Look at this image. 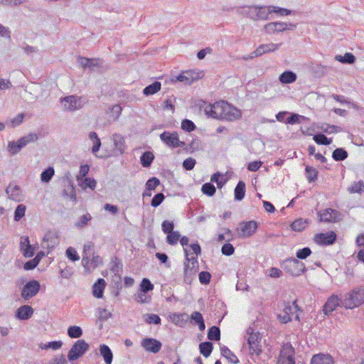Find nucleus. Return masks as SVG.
<instances>
[{"mask_svg": "<svg viewBox=\"0 0 364 364\" xmlns=\"http://www.w3.org/2000/svg\"><path fill=\"white\" fill-rule=\"evenodd\" d=\"M177 80L185 84H191L193 81V77L189 71H186L177 77Z\"/></svg>", "mask_w": 364, "mask_h": 364, "instance_id": "obj_54", "label": "nucleus"}, {"mask_svg": "<svg viewBox=\"0 0 364 364\" xmlns=\"http://www.w3.org/2000/svg\"><path fill=\"white\" fill-rule=\"evenodd\" d=\"M68 334L72 338H78L82 335V330L80 326H71L68 328Z\"/></svg>", "mask_w": 364, "mask_h": 364, "instance_id": "obj_45", "label": "nucleus"}, {"mask_svg": "<svg viewBox=\"0 0 364 364\" xmlns=\"http://www.w3.org/2000/svg\"><path fill=\"white\" fill-rule=\"evenodd\" d=\"M297 305L296 301L293 302V305H288L284 307L282 312L278 314L277 318L282 323H287L291 321V315L296 311Z\"/></svg>", "mask_w": 364, "mask_h": 364, "instance_id": "obj_20", "label": "nucleus"}, {"mask_svg": "<svg viewBox=\"0 0 364 364\" xmlns=\"http://www.w3.org/2000/svg\"><path fill=\"white\" fill-rule=\"evenodd\" d=\"M8 198L15 202H21L24 200V195L21 188L15 183H10L6 188Z\"/></svg>", "mask_w": 364, "mask_h": 364, "instance_id": "obj_12", "label": "nucleus"}, {"mask_svg": "<svg viewBox=\"0 0 364 364\" xmlns=\"http://www.w3.org/2000/svg\"><path fill=\"white\" fill-rule=\"evenodd\" d=\"M77 62L84 69L89 68L92 70H93L95 68L99 67L101 64L99 59L87 58L82 56L77 58Z\"/></svg>", "mask_w": 364, "mask_h": 364, "instance_id": "obj_24", "label": "nucleus"}, {"mask_svg": "<svg viewBox=\"0 0 364 364\" xmlns=\"http://www.w3.org/2000/svg\"><path fill=\"white\" fill-rule=\"evenodd\" d=\"M335 59L342 63L352 64L355 62V58L350 53H346L343 56L338 55L335 57Z\"/></svg>", "mask_w": 364, "mask_h": 364, "instance_id": "obj_44", "label": "nucleus"}, {"mask_svg": "<svg viewBox=\"0 0 364 364\" xmlns=\"http://www.w3.org/2000/svg\"><path fill=\"white\" fill-rule=\"evenodd\" d=\"M55 173L54 168L53 167H48L44 170L41 174V180L43 183L49 182Z\"/></svg>", "mask_w": 364, "mask_h": 364, "instance_id": "obj_48", "label": "nucleus"}, {"mask_svg": "<svg viewBox=\"0 0 364 364\" xmlns=\"http://www.w3.org/2000/svg\"><path fill=\"white\" fill-rule=\"evenodd\" d=\"M318 128L323 132L327 134L338 133L341 132V127L328 124H322Z\"/></svg>", "mask_w": 364, "mask_h": 364, "instance_id": "obj_39", "label": "nucleus"}, {"mask_svg": "<svg viewBox=\"0 0 364 364\" xmlns=\"http://www.w3.org/2000/svg\"><path fill=\"white\" fill-rule=\"evenodd\" d=\"M80 186H81L82 188L85 189L87 188H90L92 190H94V188L96 186V181L93 178H82V181H77Z\"/></svg>", "mask_w": 364, "mask_h": 364, "instance_id": "obj_46", "label": "nucleus"}, {"mask_svg": "<svg viewBox=\"0 0 364 364\" xmlns=\"http://www.w3.org/2000/svg\"><path fill=\"white\" fill-rule=\"evenodd\" d=\"M183 148L186 152L192 153L195 151H198L202 149L201 141L198 139H194L188 145L186 144Z\"/></svg>", "mask_w": 364, "mask_h": 364, "instance_id": "obj_35", "label": "nucleus"}, {"mask_svg": "<svg viewBox=\"0 0 364 364\" xmlns=\"http://www.w3.org/2000/svg\"><path fill=\"white\" fill-rule=\"evenodd\" d=\"M208 338L211 341H219L220 338V331L217 326H212L209 328Z\"/></svg>", "mask_w": 364, "mask_h": 364, "instance_id": "obj_50", "label": "nucleus"}, {"mask_svg": "<svg viewBox=\"0 0 364 364\" xmlns=\"http://www.w3.org/2000/svg\"><path fill=\"white\" fill-rule=\"evenodd\" d=\"M332 157L336 161H343L348 157V152L342 148H338L333 151Z\"/></svg>", "mask_w": 364, "mask_h": 364, "instance_id": "obj_41", "label": "nucleus"}, {"mask_svg": "<svg viewBox=\"0 0 364 364\" xmlns=\"http://www.w3.org/2000/svg\"><path fill=\"white\" fill-rule=\"evenodd\" d=\"M141 346L149 352H151L153 353H157L160 351L162 344L161 343L151 338H146L141 341Z\"/></svg>", "mask_w": 364, "mask_h": 364, "instance_id": "obj_17", "label": "nucleus"}, {"mask_svg": "<svg viewBox=\"0 0 364 364\" xmlns=\"http://www.w3.org/2000/svg\"><path fill=\"white\" fill-rule=\"evenodd\" d=\"M102 263V259L98 255L93 256L91 259H90L89 256H83L82 259V264L88 272H91Z\"/></svg>", "mask_w": 364, "mask_h": 364, "instance_id": "obj_19", "label": "nucleus"}, {"mask_svg": "<svg viewBox=\"0 0 364 364\" xmlns=\"http://www.w3.org/2000/svg\"><path fill=\"white\" fill-rule=\"evenodd\" d=\"M294 355V349L291 345L284 344L280 351L277 364H295Z\"/></svg>", "mask_w": 364, "mask_h": 364, "instance_id": "obj_10", "label": "nucleus"}, {"mask_svg": "<svg viewBox=\"0 0 364 364\" xmlns=\"http://www.w3.org/2000/svg\"><path fill=\"white\" fill-rule=\"evenodd\" d=\"M38 139V136L36 134H29L27 136H23L21 139H19L17 142L18 143L19 146L18 147H21V149L26 146L28 143L31 141H34Z\"/></svg>", "mask_w": 364, "mask_h": 364, "instance_id": "obj_38", "label": "nucleus"}, {"mask_svg": "<svg viewBox=\"0 0 364 364\" xmlns=\"http://www.w3.org/2000/svg\"><path fill=\"white\" fill-rule=\"evenodd\" d=\"M296 24H265L264 29L269 33H279L284 31H292Z\"/></svg>", "mask_w": 364, "mask_h": 364, "instance_id": "obj_21", "label": "nucleus"}, {"mask_svg": "<svg viewBox=\"0 0 364 364\" xmlns=\"http://www.w3.org/2000/svg\"><path fill=\"white\" fill-rule=\"evenodd\" d=\"M364 303V289L355 287L341 297V304L346 309H353Z\"/></svg>", "mask_w": 364, "mask_h": 364, "instance_id": "obj_1", "label": "nucleus"}, {"mask_svg": "<svg viewBox=\"0 0 364 364\" xmlns=\"http://www.w3.org/2000/svg\"><path fill=\"white\" fill-rule=\"evenodd\" d=\"M98 319L105 321L112 317V314L106 309L99 308L97 310Z\"/></svg>", "mask_w": 364, "mask_h": 364, "instance_id": "obj_62", "label": "nucleus"}, {"mask_svg": "<svg viewBox=\"0 0 364 364\" xmlns=\"http://www.w3.org/2000/svg\"><path fill=\"white\" fill-rule=\"evenodd\" d=\"M90 348L89 344L85 340H77L72 346L68 354L70 361H74L82 357Z\"/></svg>", "mask_w": 364, "mask_h": 364, "instance_id": "obj_7", "label": "nucleus"}, {"mask_svg": "<svg viewBox=\"0 0 364 364\" xmlns=\"http://www.w3.org/2000/svg\"><path fill=\"white\" fill-rule=\"evenodd\" d=\"M33 314V309L28 305H23L18 309L16 316L20 320H27L30 318Z\"/></svg>", "mask_w": 364, "mask_h": 364, "instance_id": "obj_26", "label": "nucleus"}, {"mask_svg": "<svg viewBox=\"0 0 364 364\" xmlns=\"http://www.w3.org/2000/svg\"><path fill=\"white\" fill-rule=\"evenodd\" d=\"M161 84L160 82L156 81L154 83L146 86L143 90V94L146 96L151 95L161 90Z\"/></svg>", "mask_w": 364, "mask_h": 364, "instance_id": "obj_34", "label": "nucleus"}, {"mask_svg": "<svg viewBox=\"0 0 364 364\" xmlns=\"http://www.w3.org/2000/svg\"><path fill=\"white\" fill-rule=\"evenodd\" d=\"M318 171L311 166H307L306 167V176L309 182L316 181L318 178Z\"/></svg>", "mask_w": 364, "mask_h": 364, "instance_id": "obj_51", "label": "nucleus"}, {"mask_svg": "<svg viewBox=\"0 0 364 364\" xmlns=\"http://www.w3.org/2000/svg\"><path fill=\"white\" fill-rule=\"evenodd\" d=\"M247 334L248 337L247 338V343H251L253 342L261 341V338L259 337V334L257 332H254L252 328H249L247 330Z\"/></svg>", "mask_w": 364, "mask_h": 364, "instance_id": "obj_58", "label": "nucleus"}, {"mask_svg": "<svg viewBox=\"0 0 364 364\" xmlns=\"http://www.w3.org/2000/svg\"><path fill=\"white\" fill-rule=\"evenodd\" d=\"M87 102L84 97L70 95L60 99V103L64 110L73 112L81 109Z\"/></svg>", "mask_w": 364, "mask_h": 364, "instance_id": "obj_4", "label": "nucleus"}, {"mask_svg": "<svg viewBox=\"0 0 364 364\" xmlns=\"http://www.w3.org/2000/svg\"><path fill=\"white\" fill-rule=\"evenodd\" d=\"M257 228V224L254 220L242 222L240 223L236 231L240 237H250L255 234Z\"/></svg>", "mask_w": 364, "mask_h": 364, "instance_id": "obj_9", "label": "nucleus"}, {"mask_svg": "<svg viewBox=\"0 0 364 364\" xmlns=\"http://www.w3.org/2000/svg\"><path fill=\"white\" fill-rule=\"evenodd\" d=\"M249 346L250 353L251 355L259 356L262 353L261 341L253 342L247 343Z\"/></svg>", "mask_w": 364, "mask_h": 364, "instance_id": "obj_40", "label": "nucleus"}, {"mask_svg": "<svg viewBox=\"0 0 364 364\" xmlns=\"http://www.w3.org/2000/svg\"><path fill=\"white\" fill-rule=\"evenodd\" d=\"M170 318L173 323L180 327H183L186 324L189 316L187 314H173L170 316Z\"/></svg>", "mask_w": 364, "mask_h": 364, "instance_id": "obj_29", "label": "nucleus"}, {"mask_svg": "<svg viewBox=\"0 0 364 364\" xmlns=\"http://www.w3.org/2000/svg\"><path fill=\"white\" fill-rule=\"evenodd\" d=\"M160 139L168 147L175 149L184 147L186 143L179 139L177 132H164L160 134Z\"/></svg>", "mask_w": 364, "mask_h": 364, "instance_id": "obj_8", "label": "nucleus"}, {"mask_svg": "<svg viewBox=\"0 0 364 364\" xmlns=\"http://www.w3.org/2000/svg\"><path fill=\"white\" fill-rule=\"evenodd\" d=\"M221 176H223V175L220 172H216L212 175L210 178L211 182H215L217 183L218 188H221L226 183L225 180L220 178Z\"/></svg>", "mask_w": 364, "mask_h": 364, "instance_id": "obj_60", "label": "nucleus"}, {"mask_svg": "<svg viewBox=\"0 0 364 364\" xmlns=\"http://www.w3.org/2000/svg\"><path fill=\"white\" fill-rule=\"evenodd\" d=\"M307 118L303 115L296 113H291V116L288 117L285 122L289 124H299L302 120H306Z\"/></svg>", "mask_w": 364, "mask_h": 364, "instance_id": "obj_47", "label": "nucleus"}, {"mask_svg": "<svg viewBox=\"0 0 364 364\" xmlns=\"http://www.w3.org/2000/svg\"><path fill=\"white\" fill-rule=\"evenodd\" d=\"M314 140L316 144L321 145H329L332 143V139H328L322 134L314 135Z\"/></svg>", "mask_w": 364, "mask_h": 364, "instance_id": "obj_55", "label": "nucleus"}, {"mask_svg": "<svg viewBox=\"0 0 364 364\" xmlns=\"http://www.w3.org/2000/svg\"><path fill=\"white\" fill-rule=\"evenodd\" d=\"M181 237V235L178 231H173L167 234L166 241L169 245H176Z\"/></svg>", "mask_w": 364, "mask_h": 364, "instance_id": "obj_56", "label": "nucleus"}, {"mask_svg": "<svg viewBox=\"0 0 364 364\" xmlns=\"http://www.w3.org/2000/svg\"><path fill=\"white\" fill-rule=\"evenodd\" d=\"M65 254L68 258H69L73 262L78 261L80 259V257L77 251L72 247H69L66 250Z\"/></svg>", "mask_w": 364, "mask_h": 364, "instance_id": "obj_61", "label": "nucleus"}, {"mask_svg": "<svg viewBox=\"0 0 364 364\" xmlns=\"http://www.w3.org/2000/svg\"><path fill=\"white\" fill-rule=\"evenodd\" d=\"M283 267L294 277L299 276L306 271L304 263L294 258L287 259L283 263Z\"/></svg>", "mask_w": 364, "mask_h": 364, "instance_id": "obj_5", "label": "nucleus"}, {"mask_svg": "<svg viewBox=\"0 0 364 364\" xmlns=\"http://www.w3.org/2000/svg\"><path fill=\"white\" fill-rule=\"evenodd\" d=\"M26 210V206L23 204H18L16 208L14 211V219L15 221L18 222L22 219V218L25 215Z\"/></svg>", "mask_w": 364, "mask_h": 364, "instance_id": "obj_42", "label": "nucleus"}, {"mask_svg": "<svg viewBox=\"0 0 364 364\" xmlns=\"http://www.w3.org/2000/svg\"><path fill=\"white\" fill-rule=\"evenodd\" d=\"M106 287V282L103 279H98L92 287V294L96 298L100 299L103 296V292Z\"/></svg>", "mask_w": 364, "mask_h": 364, "instance_id": "obj_27", "label": "nucleus"}, {"mask_svg": "<svg viewBox=\"0 0 364 364\" xmlns=\"http://www.w3.org/2000/svg\"><path fill=\"white\" fill-rule=\"evenodd\" d=\"M245 194V183L242 181H240L234 191L235 199L241 200L244 198Z\"/></svg>", "mask_w": 364, "mask_h": 364, "instance_id": "obj_33", "label": "nucleus"}, {"mask_svg": "<svg viewBox=\"0 0 364 364\" xmlns=\"http://www.w3.org/2000/svg\"><path fill=\"white\" fill-rule=\"evenodd\" d=\"M203 109L208 117L213 119L223 120L224 111V101L220 100L213 104H207L204 102Z\"/></svg>", "mask_w": 364, "mask_h": 364, "instance_id": "obj_6", "label": "nucleus"}, {"mask_svg": "<svg viewBox=\"0 0 364 364\" xmlns=\"http://www.w3.org/2000/svg\"><path fill=\"white\" fill-rule=\"evenodd\" d=\"M296 75L292 71H285L279 77L280 82L284 84H290L296 80Z\"/></svg>", "mask_w": 364, "mask_h": 364, "instance_id": "obj_32", "label": "nucleus"}, {"mask_svg": "<svg viewBox=\"0 0 364 364\" xmlns=\"http://www.w3.org/2000/svg\"><path fill=\"white\" fill-rule=\"evenodd\" d=\"M201 191L203 194L213 196L215 193L216 189L211 183H205L202 186Z\"/></svg>", "mask_w": 364, "mask_h": 364, "instance_id": "obj_57", "label": "nucleus"}, {"mask_svg": "<svg viewBox=\"0 0 364 364\" xmlns=\"http://www.w3.org/2000/svg\"><path fill=\"white\" fill-rule=\"evenodd\" d=\"M92 216L89 213H86L82 215L78 220L75 223V225L77 228H85L88 223L91 220Z\"/></svg>", "mask_w": 364, "mask_h": 364, "instance_id": "obj_52", "label": "nucleus"}, {"mask_svg": "<svg viewBox=\"0 0 364 364\" xmlns=\"http://www.w3.org/2000/svg\"><path fill=\"white\" fill-rule=\"evenodd\" d=\"M242 117L241 111L224 101L223 120L232 122Z\"/></svg>", "mask_w": 364, "mask_h": 364, "instance_id": "obj_15", "label": "nucleus"}, {"mask_svg": "<svg viewBox=\"0 0 364 364\" xmlns=\"http://www.w3.org/2000/svg\"><path fill=\"white\" fill-rule=\"evenodd\" d=\"M154 289V285L151 283L149 279L144 278L140 284V290L148 292Z\"/></svg>", "mask_w": 364, "mask_h": 364, "instance_id": "obj_63", "label": "nucleus"}, {"mask_svg": "<svg viewBox=\"0 0 364 364\" xmlns=\"http://www.w3.org/2000/svg\"><path fill=\"white\" fill-rule=\"evenodd\" d=\"M221 355L232 363L237 364L239 360L237 357L226 346L220 347Z\"/></svg>", "mask_w": 364, "mask_h": 364, "instance_id": "obj_31", "label": "nucleus"}, {"mask_svg": "<svg viewBox=\"0 0 364 364\" xmlns=\"http://www.w3.org/2000/svg\"><path fill=\"white\" fill-rule=\"evenodd\" d=\"M334 360L329 354L318 353L314 355L311 360V364H333Z\"/></svg>", "mask_w": 364, "mask_h": 364, "instance_id": "obj_25", "label": "nucleus"}, {"mask_svg": "<svg viewBox=\"0 0 364 364\" xmlns=\"http://www.w3.org/2000/svg\"><path fill=\"white\" fill-rule=\"evenodd\" d=\"M341 298L339 299L337 295H332L325 303L323 311L326 315L333 312L341 304Z\"/></svg>", "mask_w": 364, "mask_h": 364, "instance_id": "obj_23", "label": "nucleus"}, {"mask_svg": "<svg viewBox=\"0 0 364 364\" xmlns=\"http://www.w3.org/2000/svg\"><path fill=\"white\" fill-rule=\"evenodd\" d=\"M336 234L333 231L318 233L314 235V242L319 245L328 246L333 245L336 240Z\"/></svg>", "mask_w": 364, "mask_h": 364, "instance_id": "obj_13", "label": "nucleus"}, {"mask_svg": "<svg viewBox=\"0 0 364 364\" xmlns=\"http://www.w3.org/2000/svg\"><path fill=\"white\" fill-rule=\"evenodd\" d=\"M112 139L114 142L115 149L118 150L120 154H123L127 148L124 137L121 134H114L112 135Z\"/></svg>", "mask_w": 364, "mask_h": 364, "instance_id": "obj_28", "label": "nucleus"}, {"mask_svg": "<svg viewBox=\"0 0 364 364\" xmlns=\"http://www.w3.org/2000/svg\"><path fill=\"white\" fill-rule=\"evenodd\" d=\"M308 222L303 219H297L291 224V228L294 231H302L306 227Z\"/></svg>", "mask_w": 364, "mask_h": 364, "instance_id": "obj_49", "label": "nucleus"}, {"mask_svg": "<svg viewBox=\"0 0 364 364\" xmlns=\"http://www.w3.org/2000/svg\"><path fill=\"white\" fill-rule=\"evenodd\" d=\"M151 299V296L146 291H139L136 300L138 303L145 304L150 302Z\"/></svg>", "mask_w": 364, "mask_h": 364, "instance_id": "obj_59", "label": "nucleus"}, {"mask_svg": "<svg viewBox=\"0 0 364 364\" xmlns=\"http://www.w3.org/2000/svg\"><path fill=\"white\" fill-rule=\"evenodd\" d=\"M184 252L186 262H184L183 280L186 284H191L198 271V262L196 257H188L186 249H184Z\"/></svg>", "mask_w": 364, "mask_h": 364, "instance_id": "obj_3", "label": "nucleus"}, {"mask_svg": "<svg viewBox=\"0 0 364 364\" xmlns=\"http://www.w3.org/2000/svg\"><path fill=\"white\" fill-rule=\"evenodd\" d=\"M242 14L254 21H265L272 16L271 6H243L242 8Z\"/></svg>", "mask_w": 364, "mask_h": 364, "instance_id": "obj_2", "label": "nucleus"}, {"mask_svg": "<svg viewBox=\"0 0 364 364\" xmlns=\"http://www.w3.org/2000/svg\"><path fill=\"white\" fill-rule=\"evenodd\" d=\"M200 353L205 358L210 356L213 350V344L210 342H203L199 345Z\"/></svg>", "mask_w": 364, "mask_h": 364, "instance_id": "obj_37", "label": "nucleus"}, {"mask_svg": "<svg viewBox=\"0 0 364 364\" xmlns=\"http://www.w3.org/2000/svg\"><path fill=\"white\" fill-rule=\"evenodd\" d=\"M59 242V237L56 232L48 231L43 238L42 245L48 249H53Z\"/></svg>", "mask_w": 364, "mask_h": 364, "instance_id": "obj_18", "label": "nucleus"}, {"mask_svg": "<svg viewBox=\"0 0 364 364\" xmlns=\"http://www.w3.org/2000/svg\"><path fill=\"white\" fill-rule=\"evenodd\" d=\"M100 352L105 363L111 364L113 360V354L109 346L105 344L100 345Z\"/></svg>", "mask_w": 364, "mask_h": 364, "instance_id": "obj_30", "label": "nucleus"}, {"mask_svg": "<svg viewBox=\"0 0 364 364\" xmlns=\"http://www.w3.org/2000/svg\"><path fill=\"white\" fill-rule=\"evenodd\" d=\"M280 44L269 43L260 45L254 52L250 55L242 57V59L247 60L254 58L259 57L264 53L274 51L277 50Z\"/></svg>", "mask_w": 364, "mask_h": 364, "instance_id": "obj_11", "label": "nucleus"}, {"mask_svg": "<svg viewBox=\"0 0 364 364\" xmlns=\"http://www.w3.org/2000/svg\"><path fill=\"white\" fill-rule=\"evenodd\" d=\"M154 159V154L150 151L144 152L141 156V163L144 167H149Z\"/></svg>", "mask_w": 364, "mask_h": 364, "instance_id": "obj_43", "label": "nucleus"}, {"mask_svg": "<svg viewBox=\"0 0 364 364\" xmlns=\"http://www.w3.org/2000/svg\"><path fill=\"white\" fill-rule=\"evenodd\" d=\"M272 16L276 14L277 16H284L289 15L292 13L291 10L287 9L280 8L278 6H271Z\"/></svg>", "mask_w": 364, "mask_h": 364, "instance_id": "obj_53", "label": "nucleus"}, {"mask_svg": "<svg viewBox=\"0 0 364 364\" xmlns=\"http://www.w3.org/2000/svg\"><path fill=\"white\" fill-rule=\"evenodd\" d=\"M20 249L26 257H31L34 254L35 248L31 245L28 237L23 236L20 240Z\"/></svg>", "mask_w": 364, "mask_h": 364, "instance_id": "obj_22", "label": "nucleus"}, {"mask_svg": "<svg viewBox=\"0 0 364 364\" xmlns=\"http://www.w3.org/2000/svg\"><path fill=\"white\" fill-rule=\"evenodd\" d=\"M348 191L350 193H362L364 192V182L359 181L358 182H353L350 186L348 188Z\"/></svg>", "mask_w": 364, "mask_h": 364, "instance_id": "obj_36", "label": "nucleus"}, {"mask_svg": "<svg viewBox=\"0 0 364 364\" xmlns=\"http://www.w3.org/2000/svg\"><path fill=\"white\" fill-rule=\"evenodd\" d=\"M320 220L324 223H336L341 220V213L332 208H326L318 213Z\"/></svg>", "mask_w": 364, "mask_h": 364, "instance_id": "obj_16", "label": "nucleus"}, {"mask_svg": "<svg viewBox=\"0 0 364 364\" xmlns=\"http://www.w3.org/2000/svg\"><path fill=\"white\" fill-rule=\"evenodd\" d=\"M40 283L36 280H32L26 284L21 291V296L28 300L35 296L40 290Z\"/></svg>", "mask_w": 364, "mask_h": 364, "instance_id": "obj_14", "label": "nucleus"}, {"mask_svg": "<svg viewBox=\"0 0 364 364\" xmlns=\"http://www.w3.org/2000/svg\"><path fill=\"white\" fill-rule=\"evenodd\" d=\"M181 128L186 132H192L196 129L195 124L189 119H184L181 122Z\"/></svg>", "mask_w": 364, "mask_h": 364, "instance_id": "obj_64", "label": "nucleus"}]
</instances>
